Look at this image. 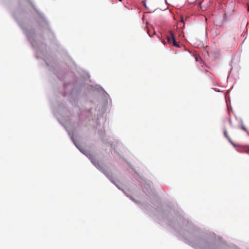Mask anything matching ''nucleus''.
Wrapping results in <instances>:
<instances>
[{
  "instance_id": "6",
  "label": "nucleus",
  "mask_w": 249,
  "mask_h": 249,
  "mask_svg": "<svg viewBox=\"0 0 249 249\" xmlns=\"http://www.w3.org/2000/svg\"><path fill=\"white\" fill-rule=\"evenodd\" d=\"M229 122H230V124H231V119L229 120Z\"/></svg>"
},
{
  "instance_id": "7",
  "label": "nucleus",
  "mask_w": 249,
  "mask_h": 249,
  "mask_svg": "<svg viewBox=\"0 0 249 249\" xmlns=\"http://www.w3.org/2000/svg\"><path fill=\"white\" fill-rule=\"evenodd\" d=\"M242 128H243V130H246V128H245V127L244 126H243V127H242Z\"/></svg>"
},
{
  "instance_id": "1",
  "label": "nucleus",
  "mask_w": 249,
  "mask_h": 249,
  "mask_svg": "<svg viewBox=\"0 0 249 249\" xmlns=\"http://www.w3.org/2000/svg\"><path fill=\"white\" fill-rule=\"evenodd\" d=\"M91 162L100 171H101L111 181L113 177L112 175L104 169V167L98 161L94 159L91 160Z\"/></svg>"
},
{
  "instance_id": "5",
  "label": "nucleus",
  "mask_w": 249,
  "mask_h": 249,
  "mask_svg": "<svg viewBox=\"0 0 249 249\" xmlns=\"http://www.w3.org/2000/svg\"><path fill=\"white\" fill-rule=\"evenodd\" d=\"M180 21L184 23V20L182 18H181Z\"/></svg>"
},
{
  "instance_id": "3",
  "label": "nucleus",
  "mask_w": 249,
  "mask_h": 249,
  "mask_svg": "<svg viewBox=\"0 0 249 249\" xmlns=\"http://www.w3.org/2000/svg\"><path fill=\"white\" fill-rule=\"evenodd\" d=\"M223 132H224V136H225V137L228 140L229 142L233 146H235V144L233 142L231 141V139L230 138V137H229V135H228V132L227 131V130L224 128L223 129Z\"/></svg>"
},
{
  "instance_id": "8",
  "label": "nucleus",
  "mask_w": 249,
  "mask_h": 249,
  "mask_svg": "<svg viewBox=\"0 0 249 249\" xmlns=\"http://www.w3.org/2000/svg\"><path fill=\"white\" fill-rule=\"evenodd\" d=\"M205 52H204V51L203 50V55H205Z\"/></svg>"
},
{
  "instance_id": "11",
  "label": "nucleus",
  "mask_w": 249,
  "mask_h": 249,
  "mask_svg": "<svg viewBox=\"0 0 249 249\" xmlns=\"http://www.w3.org/2000/svg\"><path fill=\"white\" fill-rule=\"evenodd\" d=\"M248 10L249 11V6H248Z\"/></svg>"
},
{
  "instance_id": "9",
  "label": "nucleus",
  "mask_w": 249,
  "mask_h": 249,
  "mask_svg": "<svg viewBox=\"0 0 249 249\" xmlns=\"http://www.w3.org/2000/svg\"><path fill=\"white\" fill-rule=\"evenodd\" d=\"M206 53H207V54H208V55H209V54H208V52L206 51Z\"/></svg>"
},
{
  "instance_id": "10",
  "label": "nucleus",
  "mask_w": 249,
  "mask_h": 249,
  "mask_svg": "<svg viewBox=\"0 0 249 249\" xmlns=\"http://www.w3.org/2000/svg\"><path fill=\"white\" fill-rule=\"evenodd\" d=\"M200 6L201 7V2L199 3Z\"/></svg>"
},
{
  "instance_id": "2",
  "label": "nucleus",
  "mask_w": 249,
  "mask_h": 249,
  "mask_svg": "<svg viewBox=\"0 0 249 249\" xmlns=\"http://www.w3.org/2000/svg\"><path fill=\"white\" fill-rule=\"evenodd\" d=\"M168 41L170 43H173V45L176 47H179L175 39V35L172 31L170 32V35L167 36Z\"/></svg>"
},
{
  "instance_id": "4",
  "label": "nucleus",
  "mask_w": 249,
  "mask_h": 249,
  "mask_svg": "<svg viewBox=\"0 0 249 249\" xmlns=\"http://www.w3.org/2000/svg\"><path fill=\"white\" fill-rule=\"evenodd\" d=\"M195 57L196 61H200V62H201L202 61L201 56H199L198 54H196L195 55Z\"/></svg>"
}]
</instances>
